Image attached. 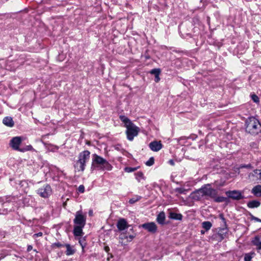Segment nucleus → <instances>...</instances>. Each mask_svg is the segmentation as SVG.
I'll use <instances>...</instances> for the list:
<instances>
[{"label":"nucleus","instance_id":"nucleus-1","mask_svg":"<svg viewBox=\"0 0 261 261\" xmlns=\"http://www.w3.org/2000/svg\"><path fill=\"white\" fill-rule=\"evenodd\" d=\"M112 168L113 166L106 159L96 154L93 155L91 167L92 170L97 169L102 171H110Z\"/></svg>","mask_w":261,"mask_h":261},{"label":"nucleus","instance_id":"nucleus-2","mask_svg":"<svg viewBox=\"0 0 261 261\" xmlns=\"http://www.w3.org/2000/svg\"><path fill=\"white\" fill-rule=\"evenodd\" d=\"M245 129L250 134L257 135L261 132V124L254 117H249L245 121Z\"/></svg>","mask_w":261,"mask_h":261},{"label":"nucleus","instance_id":"nucleus-3","mask_svg":"<svg viewBox=\"0 0 261 261\" xmlns=\"http://www.w3.org/2000/svg\"><path fill=\"white\" fill-rule=\"evenodd\" d=\"M90 152L88 150H84L80 153L78 156V160L74 165L76 171H84L85 169L86 163L90 160Z\"/></svg>","mask_w":261,"mask_h":261},{"label":"nucleus","instance_id":"nucleus-4","mask_svg":"<svg viewBox=\"0 0 261 261\" xmlns=\"http://www.w3.org/2000/svg\"><path fill=\"white\" fill-rule=\"evenodd\" d=\"M73 223L75 225L85 227L86 223V216L83 214L82 211H79L76 212Z\"/></svg>","mask_w":261,"mask_h":261},{"label":"nucleus","instance_id":"nucleus-5","mask_svg":"<svg viewBox=\"0 0 261 261\" xmlns=\"http://www.w3.org/2000/svg\"><path fill=\"white\" fill-rule=\"evenodd\" d=\"M200 191L204 196H208L211 198L215 197L218 194V191L212 188L210 185H206L201 187Z\"/></svg>","mask_w":261,"mask_h":261},{"label":"nucleus","instance_id":"nucleus-6","mask_svg":"<svg viewBox=\"0 0 261 261\" xmlns=\"http://www.w3.org/2000/svg\"><path fill=\"white\" fill-rule=\"evenodd\" d=\"M139 131V128L134 124L126 127V134L127 138L129 141L133 140L134 137L137 136Z\"/></svg>","mask_w":261,"mask_h":261},{"label":"nucleus","instance_id":"nucleus-7","mask_svg":"<svg viewBox=\"0 0 261 261\" xmlns=\"http://www.w3.org/2000/svg\"><path fill=\"white\" fill-rule=\"evenodd\" d=\"M37 193L41 197L47 198L51 195L52 190L49 185L45 184L39 188L37 191Z\"/></svg>","mask_w":261,"mask_h":261},{"label":"nucleus","instance_id":"nucleus-8","mask_svg":"<svg viewBox=\"0 0 261 261\" xmlns=\"http://www.w3.org/2000/svg\"><path fill=\"white\" fill-rule=\"evenodd\" d=\"M228 198L239 200L244 198V196L241 191L238 190L228 191L226 192Z\"/></svg>","mask_w":261,"mask_h":261},{"label":"nucleus","instance_id":"nucleus-9","mask_svg":"<svg viewBox=\"0 0 261 261\" xmlns=\"http://www.w3.org/2000/svg\"><path fill=\"white\" fill-rule=\"evenodd\" d=\"M22 141L21 137H13L10 141V146L15 150L20 151L21 148H19V146Z\"/></svg>","mask_w":261,"mask_h":261},{"label":"nucleus","instance_id":"nucleus-10","mask_svg":"<svg viewBox=\"0 0 261 261\" xmlns=\"http://www.w3.org/2000/svg\"><path fill=\"white\" fill-rule=\"evenodd\" d=\"M142 227L149 232L154 233L157 231V226L153 222H147L142 225Z\"/></svg>","mask_w":261,"mask_h":261},{"label":"nucleus","instance_id":"nucleus-11","mask_svg":"<svg viewBox=\"0 0 261 261\" xmlns=\"http://www.w3.org/2000/svg\"><path fill=\"white\" fill-rule=\"evenodd\" d=\"M129 225L124 218L119 219L117 223V227L119 231H122L128 228Z\"/></svg>","mask_w":261,"mask_h":261},{"label":"nucleus","instance_id":"nucleus-12","mask_svg":"<svg viewBox=\"0 0 261 261\" xmlns=\"http://www.w3.org/2000/svg\"><path fill=\"white\" fill-rule=\"evenodd\" d=\"M149 148L153 151H158L162 148V144L160 142L154 141L149 144Z\"/></svg>","mask_w":261,"mask_h":261},{"label":"nucleus","instance_id":"nucleus-13","mask_svg":"<svg viewBox=\"0 0 261 261\" xmlns=\"http://www.w3.org/2000/svg\"><path fill=\"white\" fill-rule=\"evenodd\" d=\"M251 242L254 246H256V249L258 251H261V239L259 236H255L252 239Z\"/></svg>","mask_w":261,"mask_h":261},{"label":"nucleus","instance_id":"nucleus-14","mask_svg":"<svg viewBox=\"0 0 261 261\" xmlns=\"http://www.w3.org/2000/svg\"><path fill=\"white\" fill-rule=\"evenodd\" d=\"M201 191V188L198 190H197L191 194L192 199L195 200H200L204 195L202 193Z\"/></svg>","mask_w":261,"mask_h":261},{"label":"nucleus","instance_id":"nucleus-15","mask_svg":"<svg viewBox=\"0 0 261 261\" xmlns=\"http://www.w3.org/2000/svg\"><path fill=\"white\" fill-rule=\"evenodd\" d=\"M165 214L164 212H160L156 217V222L161 224L164 225L165 224Z\"/></svg>","mask_w":261,"mask_h":261},{"label":"nucleus","instance_id":"nucleus-16","mask_svg":"<svg viewBox=\"0 0 261 261\" xmlns=\"http://www.w3.org/2000/svg\"><path fill=\"white\" fill-rule=\"evenodd\" d=\"M84 227L81 226L74 225L73 228V234L75 237H81L83 234V228Z\"/></svg>","mask_w":261,"mask_h":261},{"label":"nucleus","instance_id":"nucleus-17","mask_svg":"<svg viewBox=\"0 0 261 261\" xmlns=\"http://www.w3.org/2000/svg\"><path fill=\"white\" fill-rule=\"evenodd\" d=\"M3 123L9 127H13L14 125L13 119L11 117H6L3 119Z\"/></svg>","mask_w":261,"mask_h":261},{"label":"nucleus","instance_id":"nucleus-18","mask_svg":"<svg viewBox=\"0 0 261 261\" xmlns=\"http://www.w3.org/2000/svg\"><path fill=\"white\" fill-rule=\"evenodd\" d=\"M182 215L179 213H176L175 212H170L169 218L171 219L176 220H181L182 219Z\"/></svg>","mask_w":261,"mask_h":261},{"label":"nucleus","instance_id":"nucleus-19","mask_svg":"<svg viewBox=\"0 0 261 261\" xmlns=\"http://www.w3.org/2000/svg\"><path fill=\"white\" fill-rule=\"evenodd\" d=\"M119 118L122 122L124 123L125 126L127 127L128 126H130L133 124L132 122L126 116L124 115H120Z\"/></svg>","mask_w":261,"mask_h":261},{"label":"nucleus","instance_id":"nucleus-20","mask_svg":"<svg viewBox=\"0 0 261 261\" xmlns=\"http://www.w3.org/2000/svg\"><path fill=\"white\" fill-rule=\"evenodd\" d=\"M65 247L66 248V254L68 256L73 255L75 252V250L73 247L70 246L69 244H65Z\"/></svg>","mask_w":261,"mask_h":261},{"label":"nucleus","instance_id":"nucleus-21","mask_svg":"<svg viewBox=\"0 0 261 261\" xmlns=\"http://www.w3.org/2000/svg\"><path fill=\"white\" fill-rule=\"evenodd\" d=\"M260 204V202L257 200L250 201L247 203V206L251 208L258 207Z\"/></svg>","mask_w":261,"mask_h":261},{"label":"nucleus","instance_id":"nucleus-22","mask_svg":"<svg viewBox=\"0 0 261 261\" xmlns=\"http://www.w3.org/2000/svg\"><path fill=\"white\" fill-rule=\"evenodd\" d=\"M214 201L216 202H228L229 201L228 198L227 197H223V196H216L214 197Z\"/></svg>","mask_w":261,"mask_h":261},{"label":"nucleus","instance_id":"nucleus-23","mask_svg":"<svg viewBox=\"0 0 261 261\" xmlns=\"http://www.w3.org/2000/svg\"><path fill=\"white\" fill-rule=\"evenodd\" d=\"M202 227L205 231L209 230L212 227V223L210 221H204L201 224Z\"/></svg>","mask_w":261,"mask_h":261},{"label":"nucleus","instance_id":"nucleus-24","mask_svg":"<svg viewBox=\"0 0 261 261\" xmlns=\"http://www.w3.org/2000/svg\"><path fill=\"white\" fill-rule=\"evenodd\" d=\"M252 193L255 195L261 196V185L255 186L252 190Z\"/></svg>","mask_w":261,"mask_h":261},{"label":"nucleus","instance_id":"nucleus-25","mask_svg":"<svg viewBox=\"0 0 261 261\" xmlns=\"http://www.w3.org/2000/svg\"><path fill=\"white\" fill-rule=\"evenodd\" d=\"M135 174L136 176V179L138 180V181L140 182L142 180L145 179V177L142 172L139 171L136 173Z\"/></svg>","mask_w":261,"mask_h":261},{"label":"nucleus","instance_id":"nucleus-26","mask_svg":"<svg viewBox=\"0 0 261 261\" xmlns=\"http://www.w3.org/2000/svg\"><path fill=\"white\" fill-rule=\"evenodd\" d=\"M174 191L179 194H186L188 190L180 187L175 188Z\"/></svg>","mask_w":261,"mask_h":261},{"label":"nucleus","instance_id":"nucleus-27","mask_svg":"<svg viewBox=\"0 0 261 261\" xmlns=\"http://www.w3.org/2000/svg\"><path fill=\"white\" fill-rule=\"evenodd\" d=\"M254 254L253 252L246 253L244 255V261H251Z\"/></svg>","mask_w":261,"mask_h":261},{"label":"nucleus","instance_id":"nucleus-28","mask_svg":"<svg viewBox=\"0 0 261 261\" xmlns=\"http://www.w3.org/2000/svg\"><path fill=\"white\" fill-rule=\"evenodd\" d=\"M252 176L256 177L257 179L261 180V170H254Z\"/></svg>","mask_w":261,"mask_h":261},{"label":"nucleus","instance_id":"nucleus-29","mask_svg":"<svg viewBox=\"0 0 261 261\" xmlns=\"http://www.w3.org/2000/svg\"><path fill=\"white\" fill-rule=\"evenodd\" d=\"M141 198L142 197L140 196L136 195L135 196H134V197L130 198L129 200V203L130 204H134L136 202H137V201H139V200H140L141 199Z\"/></svg>","mask_w":261,"mask_h":261},{"label":"nucleus","instance_id":"nucleus-30","mask_svg":"<svg viewBox=\"0 0 261 261\" xmlns=\"http://www.w3.org/2000/svg\"><path fill=\"white\" fill-rule=\"evenodd\" d=\"M34 150V149L33 148V146L31 145H27L23 148H21V149L20 150V152H25L27 151H32Z\"/></svg>","mask_w":261,"mask_h":261},{"label":"nucleus","instance_id":"nucleus-31","mask_svg":"<svg viewBox=\"0 0 261 261\" xmlns=\"http://www.w3.org/2000/svg\"><path fill=\"white\" fill-rule=\"evenodd\" d=\"M65 244H62L61 243L58 242L55 243H53L51 245L53 248H59L61 247H65Z\"/></svg>","mask_w":261,"mask_h":261},{"label":"nucleus","instance_id":"nucleus-32","mask_svg":"<svg viewBox=\"0 0 261 261\" xmlns=\"http://www.w3.org/2000/svg\"><path fill=\"white\" fill-rule=\"evenodd\" d=\"M150 73L155 76L159 75L161 73V70L159 68H154L151 70Z\"/></svg>","mask_w":261,"mask_h":261},{"label":"nucleus","instance_id":"nucleus-33","mask_svg":"<svg viewBox=\"0 0 261 261\" xmlns=\"http://www.w3.org/2000/svg\"><path fill=\"white\" fill-rule=\"evenodd\" d=\"M79 242L82 248L83 251H84V248L86 246L85 239L84 238H80L79 240Z\"/></svg>","mask_w":261,"mask_h":261},{"label":"nucleus","instance_id":"nucleus-34","mask_svg":"<svg viewBox=\"0 0 261 261\" xmlns=\"http://www.w3.org/2000/svg\"><path fill=\"white\" fill-rule=\"evenodd\" d=\"M154 158L153 157H151L145 163V164L148 166H151L154 164Z\"/></svg>","mask_w":261,"mask_h":261},{"label":"nucleus","instance_id":"nucleus-35","mask_svg":"<svg viewBox=\"0 0 261 261\" xmlns=\"http://www.w3.org/2000/svg\"><path fill=\"white\" fill-rule=\"evenodd\" d=\"M137 168H133V167H126L125 168V171L128 173L132 172L136 170Z\"/></svg>","mask_w":261,"mask_h":261},{"label":"nucleus","instance_id":"nucleus-36","mask_svg":"<svg viewBox=\"0 0 261 261\" xmlns=\"http://www.w3.org/2000/svg\"><path fill=\"white\" fill-rule=\"evenodd\" d=\"M251 98L252 100L255 102H259V98L258 96L255 94H253L251 95Z\"/></svg>","mask_w":261,"mask_h":261},{"label":"nucleus","instance_id":"nucleus-37","mask_svg":"<svg viewBox=\"0 0 261 261\" xmlns=\"http://www.w3.org/2000/svg\"><path fill=\"white\" fill-rule=\"evenodd\" d=\"M135 237L136 234L135 233L127 235V242H131Z\"/></svg>","mask_w":261,"mask_h":261},{"label":"nucleus","instance_id":"nucleus-38","mask_svg":"<svg viewBox=\"0 0 261 261\" xmlns=\"http://www.w3.org/2000/svg\"><path fill=\"white\" fill-rule=\"evenodd\" d=\"M78 190L79 191V192L81 193H83L85 191V188H84V186L83 185H80L79 187V189H78Z\"/></svg>","mask_w":261,"mask_h":261},{"label":"nucleus","instance_id":"nucleus-39","mask_svg":"<svg viewBox=\"0 0 261 261\" xmlns=\"http://www.w3.org/2000/svg\"><path fill=\"white\" fill-rule=\"evenodd\" d=\"M119 238L121 240H123V239H126L127 240V235L126 234V233H122L120 236Z\"/></svg>","mask_w":261,"mask_h":261},{"label":"nucleus","instance_id":"nucleus-40","mask_svg":"<svg viewBox=\"0 0 261 261\" xmlns=\"http://www.w3.org/2000/svg\"><path fill=\"white\" fill-rule=\"evenodd\" d=\"M42 235H43L42 232H38V233H35V234L33 235V237L34 238H37V237H41V236H42Z\"/></svg>","mask_w":261,"mask_h":261},{"label":"nucleus","instance_id":"nucleus-41","mask_svg":"<svg viewBox=\"0 0 261 261\" xmlns=\"http://www.w3.org/2000/svg\"><path fill=\"white\" fill-rule=\"evenodd\" d=\"M252 219L255 220L256 222H261V219H259V218H258L257 217H255L254 216H252Z\"/></svg>","mask_w":261,"mask_h":261},{"label":"nucleus","instance_id":"nucleus-42","mask_svg":"<svg viewBox=\"0 0 261 261\" xmlns=\"http://www.w3.org/2000/svg\"><path fill=\"white\" fill-rule=\"evenodd\" d=\"M160 80V78L159 77V75L155 76L154 81L155 82L158 83L159 82Z\"/></svg>","mask_w":261,"mask_h":261},{"label":"nucleus","instance_id":"nucleus-43","mask_svg":"<svg viewBox=\"0 0 261 261\" xmlns=\"http://www.w3.org/2000/svg\"><path fill=\"white\" fill-rule=\"evenodd\" d=\"M33 249V247L32 245H28V247H27V251L28 252H29L31 250H32Z\"/></svg>","mask_w":261,"mask_h":261},{"label":"nucleus","instance_id":"nucleus-44","mask_svg":"<svg viewBox=\"0 0 261 261\" xmlns=\"http://www.w3.org/2000/svg\"><path fill=\"white\" fill-rule=\"evenodd\" d=\"M168 163L172 166L174 165V161L173 160H170L168 162Z\"/></svg>","mask_w":261,"mask_h":261},{"label":"nucleus","instance_id":"nucleus-45","mask_svg":"<svg viewBox=\"0 0 261 261\" xmlns=\"http://www.w3.org/2000/svg\"><path fill=\"white\" fill-rule=\"evenodd\" d=\"M220 218L223 221H225V219L224 218V217L222 214L220 215Z\"/></svg>","mask_w":261,"mask_h":261},{"label":"nucleus","instance_id":"nucleus-46","mask_svg":"<svg viewBox=\"0 0 261 261\" xmlns=\"http://www.w3.org/2000/svg\"><path fill=\"white\" fill-rule=\"evenodd\" d=\"M205 230L204 229V230H201L200 231V233L201 234H204L205 232Z\"/></svg>","mask_w":261,"mask_h":261},{"label":"nucleus","instance_id":"nucleus-47","mask_svg":"<svg viewBox=\"0 0 261 261\" xmlns=\"http://www.w3.org/2000/svg\"><path fill=\"white\" fill-rule=\"evenodd\" d=\"M89 215H92V211H90L89 212Z\"/></svg>","mask_w":261,"mask_h":261},{"label":"nucleus","instance_id":"nucleus-48","mask_svg":"<svg viewBox=\"0 0 261 261\" xmlns=\"http://www.w3.org/2000/svg\"><path fill=\"white\" fill-rule=\"evenodd\" d=\"M249 166H250V165H247V166H246V167H248Z\"/></svg>","mask_w":261,"mask_h":261},{"label":"nucleus","instance_id":"nucleus-49","mask_svg":"<svg viewBox=\"0 0 261 261\" xmlns=\"http://www.w3.org/2000/svg\"><path fill=\"white\" fill-rule=\"evenodd\" d=\"M34 251L35 252H37V251L36 249H34Z\"/></svg>","mask_w":261,"mask_h":261}]
</instances>
